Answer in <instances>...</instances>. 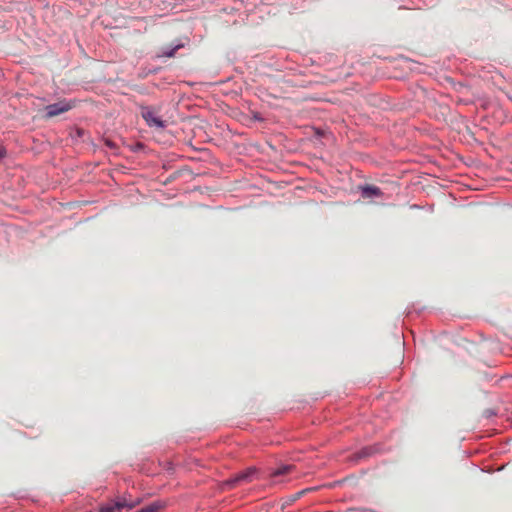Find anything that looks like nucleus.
<instances>
[{
  "instance_id": "nucleus-8",
  "label": "nucleus",
  "mask_w": 512,
  "mask_h": 512,
  "mask_svg": "<svg viewBox=\"0 0 512 512\" xmlns=\"http://www.w3.org/2000/svg\"><path fill=\"white\" fill-rule=\"evenodd\" d=\"M180 48V45H177L176 47H174L173 49L169 50V51H163L162 52V56H166V57H172L175 53V51Z\"/></svg>"
},
{
  "instance_id": "nucleus-6",
  "label": "nucleus",
  "mask_w": 512,
  "mask_h": 512,
  "mask_svg": "<svg viewBox=\"0 0 512 512\" xmlns=\"http://www.w3.org/2000/svg\"><path fill=\"white\" fill-rule=\"evenodd\" d=\"M293 469H294V466H292V465H282L279 468L273 470L270 473V476L272 478H277V477H280L282 475L290 473Z\"/></svg>"
},
{
  "instance_id": "nucleus-1",
  "label": "nucleus",
  "mask_w": 512,
  "mask_h": 512,
  "mask_svg": "<svg viewBox=\"0 0 512 512\" xmlns=\"http://www.w3.org/2000/svg\"><path fill=\"white\" fill-rule=\"evenodd\" d=\"M140 503L141 499H124L116 497L106 504H102L99 508V512H122L124 509L131 510Z\"/></svg>"
},
{
  "instance_id": "nucleus-9",
  "label": "nucleus",
  "mask_w": 512,
  "mask_h": 512,
  "mask_svg": "<svg viewBox=\"0 0 512 512\" xmlns=\"http://www.w3.org/2000/svg\"><path fill=\"white\" fill-rule=\"evenodd\" d=\"M118 498H124V499H134L130 494H124L122 496H117Z\"/></svg>"
},
{
  "instance_id": "nucleus-2",
  "label": "nucleus",
  "mask_w": 512,
  "mask_h": 512,
  "mask_svg": "<svg viewBox=\"0 0 512 512\" xmlns=\"http://www.w3.org/2000/svg\"><path fill=\"white\" fill-rule=\"evenodd\" d=\"M141 116L151 128L163 129L166 126L165 121L160 118L158 111L153 107H142Z\"/></svg>"
},
{
  "instance_id": "nucleus-7",
  "label": "nucleus",
  "mask_w": 512,
  "mask_h": 512,
  "mask_svg": "<svg viewBox=\"0 0 512 512\" xmlns=\"http://www.w3.org/2000/svg\"><path fill=\"white\" fill-rule=\"evenodd\" d=\"M164 503L161 501H155L142 509L138 510L137 512H159L164 508Z\"/></svg>"
},
{
  "instance_id": "nucleus-5",
  "label": "nucleus",
  "mask_w": 512,
  "mask_h": 512,
  "mask_svg": "<svg viewBox=\"0 0 512 512\" xmlns=\"http://www.w3.org/2000/svg\"><path fill=\"white\" fill-rule=\"evenodd\" d=\"M362 195L365 198L378 197L382 195L379 187L374 185H366L362 188Z\"/></svg>"
},
{
  "instance_id": "nucleus-3",
  "label": "nucleus",
  "mask_w": 512,
  "mask_h": 512,
  "mask_svg": "<svg viewBox=\"0 0 512 512\" xmlns=\"http://www.w3.org/2000/svg\"><path fill=\"white\" fill-rule=\"evenodd\" d=\"M70 109H71V105L64 101L50 104V105L46 106V108H45L46 117L52 118V117L58 116L64 112H67Z\"/></svg>"
},
{
  "instance_id": "nucleus-4",
  "label": "nucleus",
  "mask_w": 512,
  "mask_h": 512,
  "mask_svg": "<svg viewBox=\"0 0 512 512\" xmlns=\"http://www.w3.org/2000/svg\"><path fill=\"white\" fill-rule=\"evenodd\" d=\"M256 473L255 467H250L246 471L238 474L235 478L229 480L226 484L230 487L235 486L239 482H248L251 481L252 476Z\"/></svg>"
}]
</instances>
